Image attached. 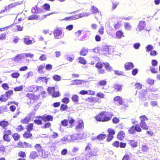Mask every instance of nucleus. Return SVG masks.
Returning <instances> with one entry per match:
<instances>
[{
    "label": "nucleus",
    "mask_w": 160,
    "mask_h": 160,
    "mask_svg": "<svg viewBox=\"0 0 160 160\" xmlns=\"http://www.w3.org/2000/svg\"><path fill=\"white\" fill-rule=\"evenodd\" d=\"M113 116L112 113L103 111L101 112L100 114L97 115L95 118L97 121L105 122L111 120Z\"/></svg>",
    "instance_id": "f257e3e1"
},
{
    "label": "nucleus",
    "mask_w": 160,
    "mask_h": 160,
    "mask_svg": "<svg viewBox=\"0 0 160 160\" xmlns=\"http://www.w3.org/2000/svg\"><path fill=\"white\" fill-rule=\"evenodd\" d=\"M112 51L111 47L107 45L102 46L101 52L103 55L107 56L111 54Z\"/></svg>",
    "instance_id": "f03ea898"
},
{
    "label": "nucleus",
    "mask_w": 160,
    "mask_h": 160,
    "mask_svg": "<svg viewBox=\"0 0 160 160\" xmlns=\"http://www.w3.org/2000/svg\"><path fill=\"white\" fill-rule=\"evenodd\" d=\"M61 29V28L59 29L57 28L54 30L53 34L55 39L61 38L63 37L64 34H62V31Z\"/></svg>",
    "instance_id": "7ed1b4c3"
},
{
    "label": "nucleus",
    "mask_w": 160,
    "mask_h": 160,
    "mask_svg": "<svg viewBox=\"0 0 160 160\" xmlns=\"http://www.w3.org/2000/svg\"><path fill=\"white\" fill-rule=\"evenodd\" d=\"M36 118L41 119L44 122L52 121L53 117L52 115L45 114L42 116H36Z\"/></svg>",
    "instance_id": "20e7f679"
},
{
    "label": "nucleus",
    "mask_w": 160,
    "mask_h": 160,
    "mask_svg": "<svg viewBox=\"0 0 160 160\" xmlns=\"http://www.w3.org/2000/svg\"><path fill=\"white\" fill-rule=\"evenodd\" d=\"M42 8V6L38 8V5H36L34 7H32L31 9L32 13L34 14L40 13L43 11Z\"/></svg>",
    "instance_id": "39448f33"
},
{
    "label": "nucleus",
    "mask_w": 160,
    "mask_h": 160,
    "mask_svg": "<svg viewBox=\"0 0 160 160\" xmlns=\"http://www.w3.org/2000/svg\"><path fill=\"white\" fill-rule=\"evenodd\" d=\"M134 65L132 62H127L124 64V68L125 70L128 71L133 69Z\"/></svg>",
    "instance_id": "423d86ee"
},
{
    "label": "nucleus",
    "mask_w": 160,
    "mask_h": 160,
    "mask_svg": "<svg viewBox=\"0 0 160 160\" xmlns=\"http://www.w3.org/2000/svg\"><path fill=\"white\" fill-rule=\"evenodd\" d=\"M72 83L71 84V85L76 84L77 85H81L82 84H86V82H88V81L84 80H81L79 79H76L74 80H72Z\"/></svg>",
    "instance_id": "0eeeda50"
},
{
    "label": "nucleus",
    "mask_w": 160,
    "mask_h": 160,
    "mask_svg": "<svg viewBox=\"0 0 160 160\" xmlns=\"http://www.w3.org/2000/svg\"><path fill=\"white\" fill-rule=\"evenodd\" d=\"M78 124L76 126L75 129L76 131L82 130L84 128V123L82 120H79L78 121Z\"/></svg>",
    "instance_id": "6e6552de"
},
{
    "label": "nucleus",
    "mask_w": 160,
    "mask_h": 160,
    "mask_svg": "<svg viewBox=\"0 0 160 160\" xmlns=\"http://www.w3.org/2000/svg\"><path fill=\"white\" fill-rule=\"evenodd\" d=\"M39 88L42 89V88L41 86H38L36 85H32L28 88V90H29L30 92H36L38 90H39Z\"/></svg>",
    "instance_id": "1a4fd4ad"
},
{
    "label": "nucleus",
    "mask_w": 160,
    "mask_h": 160,
    "mask_svg": "<svg viewBox=\"0 0 160 160\" xmlns=\"http://www.w3.org/2000/svg\"><path fill=\"white\" fill-rule=\"evenodd\" d=\"M114 103L116 104L117 102H118V105H121L123 104V101L122 98L119 96L115 97L113 99Z\"/></svg>",
    "instance_id": "9d476101"
},
{
    "label": "nucleus",
    "mask_w": 160,
    "mask_h": 160,
    "mask_svg": "<svg viewBox=\"0 0 160 160\" xmlns=\"http://www.w3.org/2000/svg\"><path fill=\"white\" fill-rule=\"evenodd\" d=\"M9 125V122L8 121L4 120L0 122V126L3 129H6L7 127Z\"/></svg>",
    "instance_id": "9b49d317"
},
{
    "label": "nucleus",
    "mask_w": 160,
    "mask_h": 160,
    "mask_svg": "<svg viewBox=\"0 0 160 160\" xmlns=\"http://www.w3.org/2000/svg\"><path fill=\"white\" fill-rule=\"evenodd\" d=\"M146 25V22L145 21H141L139 22L138 27L140 30H142L145 28Z\"/></svg>",
    "instance_id": "f8f14e48"
},
{
    "label": "nucleus",
    "mask_w": 160,
    "mask_h": 160,
    "mask_svg": "<svg viewBox=\"0 0 160 160\" xmlns=\"http://www.w3.org/2000/svg\"><path fill=\"white\" fill-rule=\"evenodd\" d=\"M125 136V133L122 131H120L118 132L117 135L118 139L122 141L123 139Z\"/></svg>",
    "instance_id": "ddd939ff"
},
{
    "label": "nucleus",
    "mask_w": 160,
    "mask_h": 160,
    "mask_svg": "<svg viewBox=\"0 0 160 160\" xmlns=\"http://www.w3.org/2000/svg\"><path fill=\"white\" fill-rule=\"evenodd\" d=\"M40 154H38L36 151H32L30 153L29 158L31 159H35Z\"/></svg>",
    "instance_id": "4468645a"
},
{
    "label": "nucleus",
    "mask_w": 160,
    "mask_h": 160,
    "mask_svg": "<svg viewBox=\"0 0 160 160\" xmlns=\"http://www.w3.org/2000/svg\"><path fill=\"white\" fill-rule=\"evenodd\" d=\"M102 63L104 64V67L106 70L108 72H110L113 70L112 68L110 66L109 64L107 62H103Z\"/></svg>",
    "instance_id": "2eb2a0df"
},
{
    "label": "nucleus",
    "mask_w": 160,
    "mask_h": 160,
    "mask_svg": "<svg viewBox=\"0 0 160 160\" xmlns=\"http://www.w3.org/2000/svg\"><path fill=\"white\" fill-rule=\"evenodd\" d=\"M33 40H30L29 38V36H26L24 38V42L25 44L28 45L32 43Z\"/></svg>",
    "instance_id": "dca6fc26"
},
{
    "label": "nucleus",
    "mask_w": 160,
    "mask_h": 160,
    "mask_svg": "<svg viewBox=\"0 0 160 160\" xmlns=\"http://www.w3.org/2000/svg\"><path fill=\"white\" fill-rule=\"evenodd\" d=\"M61 140L62 141H68L70 142H72L71 135H65L61 139Z\"/></svg>",
    "instance_id": "f3484780"
},
{
    "label": "nucleus",
    "mask_w": 160,
    "mask_h": 160,
    "mask_svg": "<svg viewBox=\"0 0 160 160\" xmlns=\"http://www.w3.org/2000/svg\"><path fill=\"white\" fill-rule=\"evenodd\" d=\"M88 49L84 47H83L82 48L81 50L79 52V54L81 56H85L86 55L88 54Z\"/></svg>",
    "instance_id": "a211bd4d"
},
{
    "label": "nucleus",
    "mask_w": 160,
    "mask_h": 160,
    "mask_svg": "<svg viewBox=\"0 0 160 160\" xmlns=\"http://www.w3.org/2000/svg\"><path fill=\"white\" fill-rule=\"evenodd\" d=\"M34 148L37 150L38 153H39V154L41 152L42 153L43 151V150L42 146L39 144H36L34 146Z\"/></svg>",
    "instance_id": "6ab92c4d"
},
{
    "label": "nucleus",
    "mask_w": 160,
    "mask_h": 160,
    "mask_svg": "<svg viewBox=\"0 0 160 160\" xmlns=\"http://www.w3.org/2000/svg\"><path fill=\"white\" fill-rule=\"evenodd\" d=\"M30 119L31 118L30 117H26L23 119L21 120L20 122L22 124H27L29 123Z\"/></svg>",
    "instance_id": "aec40b11"
},
{
    "label": "nucleus",
    "mask_w": 160,
    "mask_h": 160,
    "mask_svg": "<svg viewBox=\"0 0 160 160\" xmlns=\"http://www.w3.org/2000/svg\"><path fill=\"white\" fill-rule=\"evenodd\" d=\"M68 123L70 124L69 128H72L75 125V121L72 118H68Z\"/></svg>",
    "instance_id": "412c9836"
},
{
    "label": "nucleus",
    "mask_w": 160,
    "mask_h": 160,
    "mask_svg": "<svg viewBox=\"0 0 160 160\" xmlns=\"http://www.w3.org/2000/svg\"><path fill=\"white\" fill-rule=\"evenodd\" d=\"M91 9L92 13L96 14L97 13H98L99 15L100 16L101 15V12L99 11V10L96 7H95L94 6H92Z\"/></svg>",
    "instance_id": "4be33fe9"
},
{
    "label": "nucleus",
    "mask_w": 160,
    "mask_h": 160,
    "mask_svg": "<svg viewBox=\"0 0 160 160\" xmlns=\"http://www.w3.org/2000/svg\"><path fill=\"white\" fill-rule=\"evenodd\" d=\"M77 19L76 15L72 16L70 17H65L64 20L66 21H70L71 20H74Z\"/></svg>",
    "instance_id": "5701e85b"
},
{
    "label": "nucleus",
    "mask_w": 160,
    "mask_h": 160,
    "mask_svg": "<svg viewBox=\"0 0 160 160\" xmlns=\"http://www.w3.org/2000/svg\"><path fill=\"white\" fill-rule=\"evenodd\" d=\"M48 79L49 78H47L46 77H39L38 78L37 82L41 81L45 82L47 84Z\"/></svg>",
    "instance_id": "b1692460"
},
{
    "label": "nucleus",
    "mask_w": 160,
    "mask_h": 160,
    "mask_svg": "<svg viewBox=\"0 0 160 160\" xmlns=\"http://www.w3.org/2000/svg\"><path fill=\"white\" fill-rule=\"evenodd\" d=\"M113 88H115V90H117V92L121 91L122 89V86L117 83H115L113 85Z\"/></svg>",
    "instance_id": "393cba45"
},
{
    "label": "nucleus",
    "mask_w": 160,
    "mask_h": 160,
    "mask_svg": "<svg viewBox=\"0 0 160 160\" xmlns=\"http://www.w3.org/2000/svg\"><path fill=\"white\" fill-rule=\"evenodd\" d=\"M128 142V143L133 148H136L138 146V143L137 141L132 140H129Z\"/></svg>",
    "instance_id": "a878e982"
},
{
    "label": "nucleus",
    "mask_w": 160,
    "mask_h": 160,
    "mask_svg": "<svg viewBox=\"0 0 160 160\" xmlns=\"http://www.w3.org/2000/svg\"><path fill=\"white\" fill-rule=\"evenodd\" d=\"M90 15L89 13L86 12L81 13L78 14H76L77 19L83 17H86Z\"/></svg>",
    "instance_id": "bb28decb"
},
{
    "label": "nucleus",
    "mask_w": 160,
    "mask_h": 160,
    "mask_svg": "<svg viewBox=\"0 0 160 160\" xmlns=\"http://www.w3.org/2000/svg\"><path fill=\"white\" fill-rule=\"evenodd\" d=\"M106 137V134L101 133L97 136V138L98 141H102L105 139Z\"/></svg>",
    "instance_id": "cd10ccee"
},
{
    "label": "nucleus",
    "mask_w": 160,
    "mask_h": 160,
    "mask_svg": "<svg viewBox=\"0 0 160 160\" xmlns=\"http://www.w3.org/2000/svg\"><path fill=\"white\" fill-rule=\"evenodd\" d=\"M24 57V55L23 54H18L14 58V61L16 62L19 61Z\"/></svg>",
    "instance_id": "c85d7f7f"
},
{
    "label": "nucleus",
    "mask_w": 160,
    "mask_h": 160,
    "mask_svg": "<svg viewBox=\"0 0 160 160\" xmlns=\"http://www.w3.org/2000/svg\"><path fill=\"white\" fill-rule=\"evenodd\" d=\"M65 56L66 57V59L70 62H72L74 58L73 54L66 55Z\"/></svg>",
    "instance_id": "c756f323"
},
{
    "label": "nucleus",
    "mask_w": 160,
    "mask_h": 160,
    "mask_svg": "<svg viewBox=\"0 0 160 160\" xmlns=\"http://www.w3.org/2000/svg\"><path fill=\"white\" fill-rule=\"evenodd\" d=\"M89 153L92 157L97 156L98 155V151L96 149H94L91 150Z\"/></svg>",
    "instance_id": "7c9ffc66"
},
{
    "label": "nucleus",
    "mask_w": 160,
    "mask_h": 160,
    "mask_svg": "<svg viewBox=\"0 0 160 160\" xmlns=\"http://www.w3.org/2000/svg\"><path fill=\"white\" fill-rule=\"evenodd\" d=\"M26 96L30 99L37 100L36 97L33 93H28L26 94Z\"/></svg>",
    "instance_id": "2f4dec72"
},
{
    "label": "nucleus",
    "mask_w": 160,
    "mask_h": 160,
    "mask_svg": "<svg viewBox=\"0 0 160 160\" xmlns=\"http://www.w3.org/2000/svg\"><path fill=\"white\" fill-rule=\"evenodd\" d=\"M45 65L44 64L43 65H41L40 66H38V72L40 73H44V72L43 71V69L45 68Z\"/></svg>",
    "instance_id": "473e14b6"
},
{
    "label": "nucleus",
    "mask_w": 160,
    "mask_h": 160,
    "mask_svg": "<svg viewBox=\"0 0 160 160\" xmlns=\"http://www.w3.org/2000/svg\"><path fill=\"white\" fill-rule=\"evenodd\" d=\"M123 34V32L122 31H118L116 32V35L118 38L120 39L122 36L124 37Z\"/></svg>",
    "instance_id": "72a5a7b5"
},
{
    "label": "nucleus",
    "mask_w": 160,
    "mask_h": 160,
    "mask_svg": "<svg viewBox=\"0 0 160 160\" xmlns=\"http://www.w3.org/2000/svg\"><path fill=\"white\" fill-rule=\"evenodd\" d=\"M55 90V87H49L47 89V91L49 94L52 95L54 91Z\"/></svg>",
    "instance_id": "f704fd0d"
},
{
    "label": "nucleus",
    "mask_w": 160,
    "mask_h": 160,
    "mask_svg": "<svg viewBox=\"0 0 160 160\" xmlns=\"http://www.w3.org/2000/svg\"><path fill=\"white\" fill-rule=\"evenodd\" d=\"M140 125L141 128L143 129L147 130L148 129V126L146 125L145 122L140 123Z\"/></svg>",
    "instance_id": "c9c22d12"
},
{
    "label": "nucleus",
    "mask_w": 160,
    "mask_h": 160,
    "mask_svg": "<svg viewBox=\"0 0 160 160\" xmlns=\"http://www.w3.org/2000/svg\"><path fill=\"white\" fill-rule=\"evenodd\" d=\"M8 98L7 97L6 94H2L0 97V101L2 102H5L8 99Z\"/></svg>",
    "instance_id": "e433bc0d"
},
{
    "label": "nucleus",
    "mask_w": 160,
    "mask_h": 160,
    "mask_svg": "<svg viewBox=\"0 0 160 160\" xmlns=\"http://www.w3.org/2000/svg\"><path fill=\"white\" fill-rule=\"evenodd\" d=\"M32 136V134L29 132H25L23 134V136L25 138H28Z\"/></svg>",
    "instance_id": "4c0bfd02"
},
{
    "label": "nucleus",
    "mask_w": 160,
    "mask_h": 160,
    "mask_svg": "<svg viewBox=\"0 0 160 160\" xmlns=\"http://www.w3.org/2000/svg\"><path fill=\"white\" fill-rule=\"evenodd\" d=\"M113 71L114 72V74L116 75L125 76V75L124 74V72L123 71H119L117 70H114Z\"/></svg>",
    "instance_id": "58836bf2"
},
{
    "label": "nucleus",
    "mask_w": 160,
    "mask_h": 160,
    "mask_svg": "<svg viewBox=\"0 0 160 160\" xmlns=\"http://www.w3.org/2000/svg\"><path fill=\"white\" fill-rule=\"evenodd\" d=\"M61 125L64 127H66L68 125V121L67 119H64L61 122Z\"/></svg>",
    "instance_id": "ea45409f"
},
{
    "label": "nucleus",
    "mask_w": 160,
    "mask_h": 160,
    "mask_svg": "<svg viewBox=\"0 0 160 160\" xmlns=\"http://www.w3.org/2000/svg\"><path fill=\"white\" fill-rule=\"evenodd\" d=\"M146 49L147 52H149L153 49V47L152 45L149 44L146 47Z\"/></svg>",
    "instance_id": "a19ab883"
},
{
    "label": "nucleus",
    "mask_w": 160,
    "mask_h": 160,
    "mask_svg": "<svg viewBox=\"0 0 160 160\" xmlns=\"http://www.w3.org/2000/svg\"><path fill=\"white\" fill-rule=\"evenodd\" d=\"M79 62L80 63L85 65L87 63L86 61L84 58L82 57H80L78 58Z\"/></svg>",
    "instance_id": "79ce46f5"
},
{
    "label": "nucleus",
    "mask_w": 160,
    "mask_h": 160,
    "mask_svg": "<svg viewBox=\"0 0 160 160\" xmlns=\"http://www.w3.org/2000/svg\"><path fill=\"white\" fill-rule=\"evenodd\" d=\"M51 95L53 98H57L60 96V94L58 91H55L54 92L52 93Z\"/></svg>",
    "instance_id": "37998d69"
},
{
    "label": "nucleus",
    "mask_w": 160,
    "mask_h": 160,
    "mask_svg": "<svg viewBox=\"0 0 160 160\" xmlns=\"http://www.w3.org/2000/svg\"><path fill=\"white\" fill-rule=\"evenodd\" d=\"M12 137L15 141H18L20 138V135L17 133H15L12 135Z\"/></svg>",
    "instance_id": "c03bdc74"
},
{
    "label": "nucleus",
    "mask_w": 160,
    "mask_h": 160,
    "mask_svg": "<svg viewBox=\"0 0 160 160\" xmlns=\"http://www.w3.org/2000/svg\"><path fill=\"white\" fill-rule=\"evenodd\" d=\"M33 126L32 123H30L27 125V132H29L33 130Z\"/></svg>",
    "instance_id": "a18cd8bd"
},
{
    "label": "nucleus",
    "mask_w": 160,
    "mask_h": 160,
    "mask_svg": "<svg viewBox=\"0 0 160 160\" xmlns=\"http://www.w3.org/2000/svg\"><path fill=\"white\" fill-rule=\"evenodd\" d=\"M52 78L55 81H58L61 80V78L60 76L55 74L53 76Z\"/></svg>",
    "instance_id": "49530a36"
},
{
    "label": "nucleus",
    "mask_w": 160,
    "mask_h": 160,
    "mask_svg": "<svg viewBox=\"0 0 160 160\" xmlns=\"http://www.w3.org/2000/svg\"><path fill=\"white\" fill-rule=\"evenodd\" d=\"M39 15H32L29 16L28 18V20H37L39 17Z\"/></svg>",
    "instance_id": "de8ad7c7"
},
{
    "label": "nucleus",
    "mask_w": 160,
    "mask_h": 160,
    "mask_svg": "<svg viewBox=\"0 0 160 160\" xmlns=\"http://www.w3.org/2000/svg\"><path fill=\"white\" fill-rule=\"evenodd\" d=\"M78 135V133H77L76 134H73L71 135V137H72V142H73L77 139H79Z\"/></svg>",
    "instance_id": "09e8293b"
},
{
    "label": "nucleus",
    "mask_w": 160,
    "mask_h": 160,
    "mask_svg": "<svg viewBox=\"0 0 160 160\" xmlns=\"http://www.w3.org/2000/svg\"><path fill=\"white\" fill-rule=\"evenodd\" d=\"M72 101L75 102H77L78 101L79 98L78 96L77 95H74L72 98Z\"/></svg>",
    "instance_id": "8fccbe9b"
},
{
    "label": "nucleus",
    "mask_w": 160,
    "mask_h": 160,
    "mask_svg": "<svg viewBox=\"0 0 160 160\" xmlns=\"http://www.w3.org/2000/svg\"><path fill=\"white\" fill-rule=\"evenodd\" d=\"M134 127L135 128V131L138 132H140L142 131V129L140 128V127L138 124H136L135 125H134Z\"/></svg>",
    "instance_id": "3c124183"
},
{
    "label": "nucleus",
    "mask_w": 160,
    "mask_h": 160,
    "mask_svg": "<svg viewBox=\"0 0 160 160\" xmlns=\"http://www.w3.org/2000/svg\"><path fill=\"white\" fill-rule=\"evenodd\" d=\"M49 153L48 151H44L43 152L42 151V152L41 153V156L43 158H46L48 157Z\"/></svg>",
    "instance_id": "603ef678"
},
{
    "label": "nucleus",
    "mask_w": 160,
    "mask_h": 160,
    "mask_svg": "<svg viewBox=\"0 0 160 160\" xmlns=\"http://www.w3.org/2000/svg\"><path fill=\"white\" fill-rule=\"evenodd\" d=\"M104 64L101 62H98L95 65V67L98 69L102 68Z\"/></svg>",
    "instance_id": "864d4df0"
},
{
    "label": "nucleus",
    "mask_w": 160,
    "mask_h": 160,
    "mask_svg": "<svg viewBox=\"0 0 160 160\" xmlns=\"http://www.w3.org/2000/svg\"><path fill=\"white\" fill-rule=\"evenodd\" d=\"M3 138L4 141L8 142H9L11 140L10 137L6 134H4Z\"/></svg>",
    "instance_id": "5fc2aeb1"
},
{
    "label": "nucleus",
    "mask_w": 160,
    "mask_h": 160,
    "mask_svg": "<svg viewBox=\"0 0 160 160\" xmlns=\"http://www.w3.org/2000/svg\"><path fill=\"white\" fill-rule=\"evenodd\" d=\"M68 108V106L67 105L65 104H61L60 108V109L61 111H64L66 110Z\"/></svg>",
    "instance_id": "6e6d98bb"
},
{
    "label": "nucleus",
    "mask_w": 160,
    "mask_h": 160,
    "mask_svg": "<svg viewBox=\"0 0 160 160\" xmlns=\"http://www.w3.org/2000/svg\"><path fill=\"white\" fill-rule=\"evenodd\" d=\"M128 132L130 134H132L135 133V131L134 125L132 126V127L129 128L128 130Z\"/></svg>",
    "instance_id": "4d7b16f0"
},
{
    "label": "nucleus",
    "mask_w": 160,
    "mask_h": 160,
    "mask_svg": "<svg viewBox=\"0 0 160 160\" xmlns=\"http://www.w3.org/2000/svg\"><path fill=\"white\" fill-rule=\"evenodd\" d=\"M19 76L20 74L18 72H13L11 74V76L13 78H17Z\"/></svg>",
    "instance_id": "13d9d810"
},
{
    "label": "nucleus",
    "mask_w": 160,
    "mask_h": 160,
    "mask_svg": "<svg viewBox=\"0 0 160 160\" xmlns=\"http://www.w3.org/2000/svg\"><path fill=\"white\" fill-rule=\"evenodd\" d=\"M5 94L9 98L13 94V91L12 90H9L5 92Z\"/></svg>",
    "instance_id": "bf43d9fd"
},
{
    "label": "nucleus",
    "mask_w": 160,
    "mask_h": 160,
    "mask_svg": "<svg viewBox=\"0 0 160 160\" xmlns=\"http://www.w3.org/2000/svg\"><path fill=\"white\" fill-rule=\"evenodd\" d=\"M146 91H144L143 90H141L140 91V94L139 96V99H141L142 98H143V97H144L146 95L145 93Z\"/></svg>",
    "instance_id": "052dcab7"
},
{
    "label": "nucleus",
    "mask_w": 160,
    "mask_h": 160,
    "mask_svg": "<svg viewBox=\"0 0 160 160\" xmlns=\"http://www.w3.org/2000/svg\"><path fill=\"white\" fill-rule=\"evenodd\" d=\"M69 101V98L68 97H64L62 99V102L65 104H67Z\"/></svg>",
    "instance_id": "680f3d73"
},
{
    "label": "nucleus",
    "mask_w": 160,
    "mask_h": 160,
    "mask_svg": "<svg viewBox=\"0 0 160 160\" xmlns=\"http://www.w3.org/2000/svg\"><path fill=\"white\" fill-rule=\"evenodd\" d=\"M140 118L141 119L140 123L145 122V121L148 119V118L144 115L140 116Z\"/></svg>",
    "instance_id": "e2e57ef3"
},
{
    "label": "nucleus",
    "mask_w": 160,
    "mask_h": 160,
    "mask_svg": "<svg viewBox=\"0 0 160 160\" xmlns=\"http://www.w3.org/2000/svg\"><path fill=\"white\" fill-rule=\"evenodd\" d=\"M114 136L110 134H108L107 136V138L106 141L108 142H109L111 141L113 138Z\"/></svg>",
    "instance_id": "0e129e2a"
},
{
    "label": "nucleus",
    "mask_w": 160,
    "mask_h": 160,
    "mask_svg": "<svg viewBox=\"0 0 160 160\" xmlns=\"http://www.w3.org/2000/svg\"><path fill=\"white\" fill-rule=\"evenodd\" d=\"M42 7L44 9L48 11L50 10V5L49 4L46 3L43 5Z\"/></svg>",
    "instance_id": "69168bd1"
},
{
    "label": "nucleus",
    "mask_w": 160,
    "mask_h": 160,
    "mask_svg": "<svg viewBox=\"0 0 160 160\" xmlns=\"http://www.w3.org/2000/svg\"><path fill=\"white\" fill-rule=\"evenodd\" d=\"M141 44L139 42H137L133 45V47L135 49H138L140 47Z\"/></svg>",
    "instance_id": "338daca9"
},
{
    "label": "nucleus",
    "mask_w": 160,
    "mask_h": 160,
    "mask_svg": "<svg viewBox=\"0 0 160 160\" xmlns=\"http://www.w3.org/2000/svg\"><path fill=\"white\" fill-rule=\"evenodd\" d=\"M138 71L139 69L138 68L133 69L132 71V74L133 76H135L138 73Z\"/></svg>",
    "instance_id": "774afa93"
}]
</instances>
